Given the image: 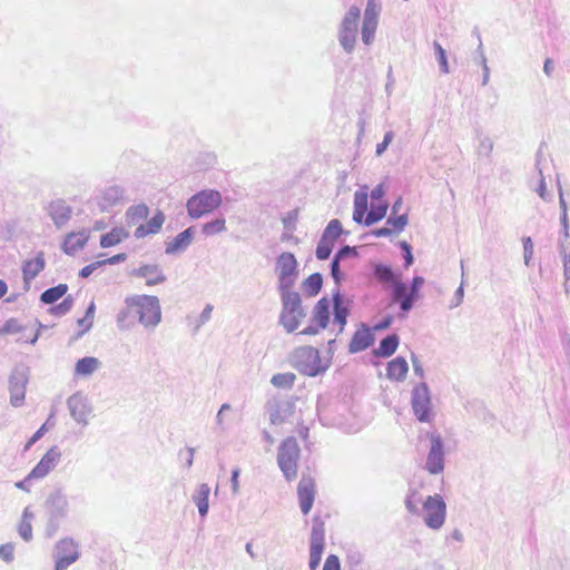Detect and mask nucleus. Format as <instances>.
I'll return each instance as SVG.
<instances>
[{
  "mask_svg": "<svg viewBox=\"0 0 570 570\" xmlns=\"http://www.w3.org/2000/svg\"><path fill=\"white\" fill-rule=\"evenodd\" d=\"M325 529L324 523L314 520L311 532V547H309V568L315 570L318 568L325 546Z\"/></svg>",
  "mask_w": 570,
  "mask_h": 570,
  "instance_id": "nucleus-11",
  "label": "nucleus"
},
{
  "mask_svg": "<svg viewBox=\"0 0 570 570\" xmlns=\"http://www.w3.org/2000/svg\"><path fill=\"white\" fill-rule=\"evenodd\" d=\"M323 570H341L340 560L335 554L326 558Z\"/></svg>",
  "mask_w": 570,
  "mask_h": 570,
  "instance_id": "nucleus-51",
  "label": "nucleus"
},
{
  "mask_svg": "<svg viewBox=\"0 0 570 570\" xmlns=\"http://www.w3.org/2000/svg\"><path fill=\"white\" fill-rule=\"evenodd\" d=\"M100 365L98 358L88 356L80 358L75 366V374L77 376H88L91 375Z\"/></svg>",
  "mask_w": 570,
  "mask_h": 570,
  "instance_id": "nucleus-27",
  "label": "nucleus"
},
{
  "mask_svg": "<svg viewBox=\"0 0 570 570\" xmlns=\"http://www.w3.org/2000/svg\"><path fill=\"white\" fill-rule=\"evenodd\" d=\"M238 476H239V470L238 469H235L232 473V487H233V491L234 492H237L238 491V488H239V484H238Z\"/></svg>",
  "mask_w": 570,
  "mask_h": 570,
  "instance_id": "nucleus-62",
  "label": "nucleus"
},
{
  "mask_svg": "<svg viewBox=\"0 0 570 570\" xmlns=\"http://www.w3.org/2000/svg\"><path fill=\"white\" fill-rule=\"evenodd\" d=\"M294 363L299 372L308 376H315L326 368L318 351L312 346L297 348L294 352Z\"/></svg>",
  "mask_w": 570,
  "mask_h": 570,
  "instance_id": "nucleus-5",
  "label": "nucleus"
},
{
  "mask_svg": "<svg viewBox=\"0 0 570 570\" xmlns=\"http://www.w3.org/2000/svg\"><path fill=\"white\" fill-rule=\"evenodd\" d=\"M375 276L383 283H392L394 285L396 282L393 271L386 265H377L375 267Z\"/></svg>",
  "mask_w": 570,
  "mask_h": 570,
  "instance_id": "nucleus-46",
  "label": "nucleus"
},
{
  "mask_svg": "<svg viewBox=\"0 0 570 570\" xmlns=\"http://www.w3.org/2000/svg\"><path fill=\"white\" fill-rule=\"evenodd\" d=\"M315 480L309 475H303L297 487V495L304 514L309 513L315 500Z\"/></svg>",
  "mask_w": 570,
  "mask_h": 570,
  "instance_id": "nucleus-13",
  "label": "nucleus"
},
{
  "mask_svg": "<svg viewBox=\"0 0 570 570\" xmlns=\"http://www.w3.org/2000/svg\"><path fill=\"white\" fill-rule=\"evenodd\" d=\"M24 331V326L17 318H9L0 327V336L18 335Z\"/></svg>",
  "mask_w": 570,
  "mask_h": 570,
  "instance_id": "nucleus-39",
  "label": "nucleus"
},
{
  "mask_svg": "<svg viewBox=\"0 0 570 570\" xmlns=\"http://www.w3.org/2000/svg\"><path fill=\"white\" fill-rule=\"evenodd\" d=\"M10 391V402L13 406H20L23 403L26 396V386L19 380L10 381L9 385Z\"/></svg>",
  "mask_w": 570,
  "mask_h": 570,
  "instance_id": "nucleus-30",
  "label": "nucleus"
},
{
  "mask_svg": "<svg viewBox=\"0 0 570 570\" xmlns=\"http://www.w3.org/2000/svg\"><path fill=\"white\" fill-rule=\"evenodd\" d=\"M435 50L438 52L439 61L442 66L443 71L448 72L449 69L444 49L441 47V45L435 43Z\"/></svg>",
  "mask_w": 570,
  "mask_h": 570,
  "instance_id": "nucleus-55",
  "label": "nucleus"
},
{
  "mask_svg": "<svg viewBox=\"0 0 570 570\" xmlns=\"http://www.w3.org/2000/svg\"><path fill=\"white\" fill-rule=\"evenodd\" d=\"M164 222L165 215L161 212H158L146 224H141L137 227L135 236L137 238H142L147 235L156 234L161 229Z\"/></svg>",
  "mask_w": 570,
  "mask_h": 570,
  "instance_id": "nucleus-21",
  "label": "nucleus"
},
{
  "mask_svg": "<svg viewBox=\"0 0 570 570\" xmlns=\"http://www.w3.org/2000/svg\"><path fill=\"white\" fill-rule=\"evenodd\" d=\"M14 547L11 543H6L0 546V558L7 562H10L13 559Z\"/></svg>",
  "mask_w": 570,
  "mask_h": 570,
  "instance_id": "nucleus-49",
  "label": "nucleus"
},
{
  "mask_svg": "<svg viewBox=\"0 0 570 570\" xmlns=\"http://www.w3.org/2000/svg\"><path fill=\"white\" fill-rule=\"evenodd\" d=\"M301 449L295 438L285 439L277 454V463L287 481H294L297 478L298 461Z\"/></svg>",
  "mask_w": 570,
  "mask_h": 570,
  "instance_id": "nucleus-4",
  "label": "nucleus"
},
{
  "mask_svg": "<svg viewBox=\"0 0 570 570\" xmlns=\"http://www.w3.org/2000/svg\"><path fill=\"white\" fill-rule=\"evenodd\" d=\"M95 306L91 304L87 309L83 318L79 320V325L82 327V332L88 331L92 325Z\"/></svg>",
  "mask_w": 570,
  "mask_h": 570,
  "instance_id": "nucleus-48",
  "label": "nucleus"
},
{
  "mask_svg": "<svg viewBox=\"0 0 570 570\" xmlns=\"http://www.w3.org/2000/svg\"><path fill=\"white\" fill-rule=\"evenodd\" d=\"M323 279L321 274L314 273L309 275L303 283V289L307 296H315L322 288Z\"/></svg>",
  "mask_w": 570,
  "mask_h": 570,
  "instance_id": "nucleus-36",
  "label": "nucleus"
},
{
  "mask_svg": "<svg viewBox=\"0 0 570 570\" xmlns=\"http://www.w3.org/2000/svg\"><path fill=\"white\" fill-rule=\"evenodd\" d=\"M424 284V278L421 277V276H415L413 279H412V285H411V288L410 291L419 297V291L421 288V286Z\"/></svg>",
  "mask_w": 570,
  "mask_h": 570,
  "instance_id": "nucleus-57",
  "label": "nucleus"
},
{
  "mask_svg": "<svg viewBox=\"0 0 570 570\" xmlns=\"http://www.w3.org/2000/svg\"><path fill=\"white\" fill-rule=\"evenodd\" d=\"M222 202V195L218 190L203 189L187 200V213L193 219H198L219 208Z\"/></svg>",
  "mask_w": 570,
  "mask_h": 570,
  "instance_id": "nucleus-2",
  "label": "nucleus"
},
{
  "mask_svg": "<svg viewBox=\"0 0 570 570\" xmlns=\"http://www.w3.org/2000/svg\"><path fill=\"white\" fill-rule=\"evenodd\" d=\"M59 458L60 453L56 449H50L31 470L27 479H41L46 476L56 466Z\"/></svg>",
  "mask_w": 570,
  "mask_h": 570,
  "instance_id": "nucleus-15",
  "label": "nucleus"
},
{
  "mask_svg": "<svg viewBox=\"0 0 570 570\" xmlns=\"http://www.w3.org/2000/svg\"><path fill=\"white\" fill-rule=\"evenodd\" d=\"M389 205L385 200L373 204L371 210L367 213L364 224L371 226L374 223L382 220L387 213Z\"/></svg>",
  "mask_w": 570,
  "mask_h": 570,
  "instance_id": "nucleus-28",
  "label": "nucleus"
},
{
  "mask_svg": "<svg viewBox=\"0 0 570 570\" xmlns=\"http://www.w3.org/2000/svg\"><path fill=\"white\" fill-rule=\"evenodd\" d=\"M193 235H194V228L193 227H188L187 229H185L184 232L179 233L174 242H173V247L175 249H180V248H185L186 246H188L193 239Z\"/></svg>",
  "mask_w": 570,
  "mask_h": 570,
  "instance_id": "nucleus-42",
  "label": "nucleus"
},
{
  "mask_svg": "<svg viewBox=\"0 0 570 570\" xmlns=\"http://www.w3.org/2000/svg\"><path fill=\"white\" fill-rule=\"evenodd\" d=\"M523 247H524V258H525V262L528 263L533 253V244H532L530 237H528L523 240Z\"/></svg>",
  "mask_w": 570,
  "mask_h": 570,
  "instance_id": "nucleus-59",
  "label": "nucleus"
},
{
  "mask_svg": "<svg viewBox=\"0 0 570 570\" xmlns=\"http://www.w3.org/2000/svg\"><path fill=\"white\" fill-rule=\"evenodd\" d=\"M120 255H115L110 257L109 259L102 261V262H95L92 264H89L85 266L80 272L79 275L83 278L90 276L99 266H101L105 263L115 264L119 262Z\"/></svg>",
  "mask_w": 570,
  "mask_h": 570,
  "instance_id": "nucleus-44",
  "label": "nucleus"
},
{
  "mask_svg": "<svg viewBox=\"0 0 570 570\" xmlns=\"http://www.w3.org/2000/svg\"><path fill=\"white\" fill-rule=\"evenodd\" d=\"M384 186L382 184L377 185L372 191H371V198L373 200H383V196H384Z\"/></svg>",
  "mask_w": 570,
  "mask_h": 570,
  "instance_id": "nucleus-60",
  "label": "nucleus"
},
{
  "mask_svg": "<svg viewBox=\"0 0 570 570\" xmlns=\"http://www.w3.org/2000/svg\"><path fill=\"white\" fill-rule=\"evenodd\" d=\"M226 219L224 217H216L202 226V233L206 237H212L226 232Z\"/></svg>",
  "mask_w": 570,
  "mask_h": 570,
  "instance_id": "nucleus-29",
  "label": "nucleus"
},
{
  "mask_svg": "<svg viewBox=\"0 0 570 570\" xmlns=\"http://www.w3.org/2000/svg\"><path fill=\"white\" fill-rule=\"evenodd\" d=\"M350 252V247L346 246L344 248H342L340 250V253L337 254V256L335 257V259L333 261L332 263V275L335 279H338V259L346 253Z\"/></svg>",
  "mask_w": 570,
  "mask_h": 570,
  "instance_id": "nucleus-53",
  "label": "nucleus"
},
{
  "mask_svg": "<svg viewBox=\"0 0 570 570\" xmlns=\"http://www.w3.org/2000/svg\"><path fill=\"white\" fill-rule=\"evenodd\" d=\"M89 235L86 232L69 233L65 238L62 248L65 253L73 254L85 247Z\"/></svg>",
  "mask_w": 570,
  "mask_h": 570,
  "instance_id": "nucleus-22",
  "label": "nucleus"
},
{
  "mask_svg": "<svg viewBox=\"0 0 570 570\" xmlns=\"http://www.w3.org/2000/svg\"><path fill=\"white\" fill-rule=\"evenodd\" d=\"M401 247L404 250L405 266L409 267L413 263L411 246L406 242H402Z\"/></svg>",
  "mask_w": 570,
  "mask_h": 570,
  "instance_id": "nucleus-56",
  "label": "nucleus"
},
{
  "mask_svg": "<svg viewBox=\"0 0 570 570\" xmlns=\"http://www.w3.org/2000/svg\"><path fill=\"white\" fill-rule=\"evenodd\" d=\"M361 10L352 6L344 16L340 28V42L345 50L352 51L357 37Z\"/></svg>",
  "mask_w": 570,
  "mask_h": 570,
  "instance_id": "nucleus-7",
  "label": "nucleus"
},
{
  "mask_svg": "<svg viewBox=\"0 0 570 570\" xmlns=\"http://www.w3.org/2000/svg\"><path fill=\"white\" fill-rule=\"evenodd\" d=\"M79 558L78 547L71 539H62L57 544L56 570H66Z\"/></svg>",
  "mask_w": 570,
  "mask_h": 570,
  "instance_id": "nucleus-12",
  "label": "nucleus"
},
{
  "mask_svg": "<svg viewBox=\"0 0 570 570\" xmlns=\"http://www.w3.org/2000/svg\"><path fill=\"white\" fill-rule=\"evenodd\" d=\"M212 312H213V306H212V305H207V306L204 308V311H203V313H202V316H200V317H202V322H203V323H204V322H206V321H208V320L210 318Z\"/></svg>",
  "mask_w": 570,
  "mask_h": 570,
  "instance_id": "nucleus-63",
  "label": "nucleus"
},
{
  "mask_svg": "<svg viewBox=\"0 0 570 570\" xmlns=\"http://www.w3.org/2000/svg\"><path fill=\"white\" fill-rule=\"evenodd\" d=\"M129 314L138 316L139 322L146 326H156L161 321V309L156 296L135 295L126 299V311L118 317L121 328L127 326L126 318Z\"/></svg>",
  "mask_w": 570,
  "mask_h": 570,
  "instance_id": "nucleus-1",
  "label": "nucleus"
},
{
  "mask_svg": "<svg viewBox=\"0 0 570 570\" xmlns=\"http://www.w3.org/2000/svg\"><path fill=\"white\" fill-rule=\"evenodd\" d=\"M343 233L342 225L338 219H332L325 228L323 236L324 238L335 243Z\"/></svg>",
  "mask_w": 570,
  "mask_h": 570,
  "instance_id": "nucleus-40",
  "label": "nucleus"
},
{
  "mask_svg": "<svg viewBox=\"0 0 570 570\" xmlns=\"http://www.w3.org/2000/svg\"><path fill=\"white\" fill-rule=\"evenodd\" d=\"M419 499V493L416 490L412 491L411 494L405 500V507L411 513L417 512L416 501Z\"/></svg>",
  "mask_w": 570,
  "mask_h": 570,
  "instance_id": "nucleus-50",
  "label": "nucleus"
},
{
  "mask_svg": "<svg viewBox=\"0 0 570 570\" xmlns=\"http://www.w3.org/2000/svg\"><path fill=\"white\" fill-rule=\"evenodd\" d=\"M380 12V0H367L362 24V40L367 46L371 45L374 40V36L379 26Z\"/></svg>",
  "mask_w": 570,
  "mask_h": 570,
  "instance_id": "nucleus-10",
  "label": "nucleus"
},
{
  "mask_svg": "<svg viewBox=\"0 0 570 570\" xmlns=\"http://www.w3.org/2000/svg\"><path fill=\"white\" fill-rule=\"evenodd\" d=\"M428 399L419 395V391H416L415 396L413 399V410L417 419L422 422L430 420V410L428 406Z\"/></svg>",
  "mask_w": 570,
  "mask_h": 570,
  "instance_id": "nucleus-35",
  "label": "nucleus"
},
{
  "mask_svg": "<svg viewBox=\"0 0 570 570\" xmlns=\"http://www.w3.org/2000/svg\"><path fill=\"white\" fill-rule=\"evenodd\" d=\"M49 215L53 223L61 227L70 219L71 208L63 200H53L49 204Z\"/></svg>",
  "mask_w": 570,
  "mask_h": 570,
  "instance_id": "nucleus-18",
  "label": "nucleus"
},
{
  "mask_svg": "<svg viewBox=\"0 0 570 570\" xmlns=\"http://www.w3.org/2000/svg\"><path fill=\"white\" fill-rule=\"evenodd\" d=\"M373 343V335L367 327H362L357 330L351 342H350V352L357 353L366 350Z\"/></svg>",
  "mask_w": 570,
  "mask_h": 570,
  "instance_id": "nucleus-19",
  "label": "nucleus"
},
{
  "mask_svg": "<svg viewBox=\"0 0 570 570\" xmlns=\"http://www.w3.org/2000/svg\"><path fill=\"white\" fill-rule=\"evenodd\" d=\"M72 303V298L67 297L59 305L51 307L50 312L57 316L63 315L71 309Z\"/></svg>",
  "mask_w": 570,
  "mask_h": 570,
  "instance_id": "nucleus-47",
  "label": "nucleus"
},
{
  "mask_svg": "<svg viewBox=\"0 0 570 570\" xmlns=\"http://www.w3.org/2000/svg\"><path fill=\"white\" fill-rule=\"evenodd\" d=\"M391 234H393V233L387 227V225L385 227L377 228V229L373 230V235L375 237H385V236H390Z\"/></svg>",
  "mask_w": 570,
  "mask_h": 570,
  "instance_id": "nucleus-61",
  "label": "nucleus"
},
{
  "mask_svg": "<svg viewBox=\"0 0 570 570\" xmlns=\"http://www.w3.org/2000/svg\"><path fill=\"white\" fill-rule=\"evenodd\" d=\"M409 372V365L404 357L397 356L390 361L386 366V376L393 381H403Z\"/></svg>",
  "mask_w": 570,
  "mask_h": 570,
  "instance_id": "nucleus-20",
  "label": "nucleus"
},
{
  "mask_svg": "<svg viewBox=\"0 0 570 570\" xmlns=\"http://www.w3.org/2000/svg\"><path fill=\"white\" fill-rule=\"evenodd\" d=\"M295 379L296 376L293 373H278L272 377L271 382L276 387L287 389L292 387V385L295 382Z\"/></svg>",
  "mask_w": 570,
  "mask_h": 570,
  "instance_id": "nucleus-41",
  "label": "nucleus"
},
{
  "mask_svg": "<svg viewBox=\"0 0 570 570\" xmlns=\"http://www.w3.org/2000/svg\"><path fill=\"white\" fill-rule=\"evenodd\" d=\"M399 345V337L397 335H389L387 337L383 338L375 351V354L382 357L391 356L397 348Z\"/></svg>",
  "mask_w": 570,
  "mask_h": 570,
  "instance_id": "nucleus-31",
  "label": "nucleus"
},
{
  "mask_svg": "<svg viewBox=\"0 0 570 570\" xmlns=\"http://www.w3.org/2000/svg\"><path fill=\"white\" fill-rule=\"evenodd\" d=\"M334 244L335 243L322 237L316 248V257L321 261L328 258L334 247Z\"/></svg>",
  "mask_w": 570,
  "mask_h": 570,
  "instance_id": "nucleus-45",
  "label": "nucleus"
},
{
  "mask_svg": "<svg viewBox=\"0 0 570 570\" xmlns=\"http://www.w3.org/2000/svg\"><path fill=\"white\" fill-rule=\"evenodd\" d=\"M417 298L419 297L415 296L404 283H394L393 301L400 304L404 314L412 308L414 301Z\"/></svg>",
  "mask_w": 570,
  "mask_h": 570,
  "instance_id": "nucleus-16",
  "label": "nucleus"
},
{
  "mask_svg": "<svg viewBox=\"0 0 570 570\" xmlns=\"http://www.w3.org/2000/svg\"><path fill=\"white\" fill-rule=\"evenodd\" d=\"M149 209L145 204L131 206L126 214L127 222L130 225H136L138 222L146 219Z\"/></svg>",
  "mask_w": 570,
  "mask_h": 570,
  "instance_id": "nucleus-37",
  "label": "nucleus"
},
{
  "mask_svg": "<svg viewBox=\"0 0 570 570\" xmlns=\"http://www.w3.org/2000/svg\"><path fill=\"white\" fill-rule=\"evenodd\" d=\"M424 521L431 529H440L445 522L446 504L440 494L429 495L423 503Z\"/></svg>",
  "mask_w": 570,
  "mask_h": 570,
  "instance_id": "nucleus-8",
  "label": "nucleus"
},
{
  "mask_svg": "<svg viewBox=\"0 0 570 570\" xmlns=\"http://www.w3.org/2000/svg\"><path fill=\"white\" fill-rule=\"evenodd\" d=\"M276 272L278 275L281 293L289 291L295 284L298 275L297 261L295 256L292 253H282L276 262Z\"/></svg>",
  "mask_w": 570,
  "mask_h": 570,
  "instance_id": "nucleus-6",
  "label": "nucleus"
},
{
  "mask_svg": "<svg viewBox=\"0 0 570 570\" xmlns=\"http://www.w3.org/2000/svg\"><path fill=\"white\" fill-rule=\"evenodd\" d=\"M31 518L32 513L29 512L28 509L23 511L21 521L18 525V532L21 535V538L26 541H29L32 538V527H31Z\"/></svg>",
  "mask_w": 570,
  "mask_h": 570,
  "instance_id": "nucleus-38",
  "label": "nucleus"
},
{
  "mask_svg": "<svg viewBox=\"0 0 570 570\" xmlns=\"http://www.w3.org/2000/svg\"><path fill=\"white\" fill-rule=\"evenodd\" d=\"M392 140H393V132L387 131L384 136L383 141L377 144V146H376V155L381 156L386 150V148L389 147V145L391 144Z\"/></svg>",
  "mask_w": 570,
  "mask_h": 570,
  "instance_id": "nucleus-52",
  "label": "nucleus"
},
{
  "mask_svg": "<svg viewBox=\"0 0 570 570\" xmlns=\"http://www.w3.org/2000/svg\"><path fill=\"white\" fill-rule=\"evenodd\" d=\"M330 299L322 297L313 308L311 324L301 334L315 335L325 330L330 323Z\"/></svg>",
  "mask_w": 570,
  "mask_h": 570,
  "instance_id": "nucleus-9",
  "label": "nucleus"
},
{
  "mask_svg": "<svg viewBox=\"0 0 570 570\" xmlns=\"http://www.w3.org/2000/svg\"><path fill=\"white\" fill-rule=\"evenodd\" d=\"M210 493V488L203 483L199 485L197 490V494L194 498L195 503L197 504L198 511L200 515H206L208 512V498Z\"/></svg>",
  "mask_w": 570,
  "mask_h": 570,
  "instance_id": "nucleus-33",
  "label": "nucleus"
},
{
  "mask_svg": "<svg viewBox=\"0 0 570 570\" xmlns=\"http://www.w3.org/2000/svg\"><path fill=\"white\" fill-rule=\"evenodd\" d=\"M294 413V405L289 402L279 403L273 406L269 419L272 424H281L285 422Z\"/></svg>",
  "mask_w": 570,
  "mask_h": 570,
  "instance_id": "nucleus-26",
  "label": "nucleus"
},
{
  "mask_svg": "<svg viewBox=\"0 0 570 570\" xmlns=\"http://www.w3.org/2000/svg\"><path fill=\"white\" fill-rule=\"evenodd\" d=\"M68 291V286L66 284H59L57 286H53L51 288L46 289L41 296L40 299L45 304H53L58 299H60Z\"/></svg>",
  "mask_w": 570,
  "mask_h": 570,
  "instance_id": "nucleus-34",
  "label": "nucleus"
},
{
  "mask_svg": "<svg viewBox=\"0 0 570 570\" xmlns=\"http://www.w3.org/2000/svg\"><path fill=\"white\" fill-rule=\"evenodd\" d=\"M109 193L111 194L110 199H109V198H107V196H104V197H102L104 203L101 204V206H102L104 208H107L108 206H111V205H112V204H115V203H116V200L119 198V191H118V189L112 188V189H110V190H109Z\"/></svg>",
  "mask_w": 570,
  "mask_h": 570,
  "instance_id": "nucleus-54",
  "label": "nucleus"
},
{
  "mask_svg": "<svg viewBox=\"0 0 570 570\" xmlns=\"http://www.w3.org/2000/svg\"><path fill=\"white\" fill-rule=\"evenodd\" d=\"M368 207V193L367 186H363L361 189L356 190L354 194V209H353V220L355 223H364L365 217L367 215Z\"/></svg>",
  "mask_w": 570,
  "mask_h": 570,
  "instance_id": "nucleus-17",
  "label": "nucleus"
},
{
  "mask_svg": "<svg viewBox=\"0 0 570 570\" xmlns=\"http://www.w3.org/2000/svg\"><path fill=\"white\" fill-rule=\"evenodd\" d=\"M334 301V325H337L338 332H343L346 320L350 314L348 307L344 304L342 296L337 293L333 297Z\"/></svg>",
  "mask_w": 570,
  "mask_h": 570,
  "instance_id": "nucleus-24",
  "label": "nucleus"
},
{
  "mask_svg": "<svg viewBox=\"0 0 570 570\" xmlns=\"http://www.w3.org/2000/svg\"><path fill=\"white\" fill-rule=\"evenodd\" d=\"M136 275L144 278L147 286H155L165 281L163 272L157 266H142L136 271Z\"/></svg>",
  "mask_w": 570,
  "mask_h": 570,
  "instance_id": "nucleus-25",
  "label": "nucleus"
},
{
  "mask_svg": "<svg viewBox=\"0 0 570 570\" xmlns=\"http://www.w3.org/2000/svg\"><path fill=\"white\" fill-rule=\"evenodd\" d=\"M387 227L392 233H400L407 225V214L399 215L397 217H390L386 220Z\"/></svg>",
  "mask_w": 570,
  "mask_h": 570,
  "instance_id": "nucleus-43",
  "label": "nucleus"
},
{
  "mask_svg": "<svg viewBox=\"0 0 570 570\" xmlns=\"http://www.w3.org/2000/svg\"><path fill=\"white\" fill-rule=\"evenodd\" d=\"M431 442V449L426 459V470L431 474H438L444 468L443 444L439 435H432Z\"/></svg>",
  "mask_w": 570,
  "mask_h": 570,
  "instance_id": "nucleus-14",
  "label": "nucleus"
},
{
  "mask_svg": "<svg viewBox=\"0 0 570 570\" xmlns=\"http://www.w3.org/2000/svg\"><path fill=\"white\" fill-rule=\"evenodd\" d=\"M47 431V428H46V424H43L30 439L29 441L27 442L26 444V449H29L33 443H36L40 438H42V435L45 434V432Z\"/></svg>",
  "mask_w": 570,
  "mask_h": 570,
  "instance_id": "nucleus-58",
  "label": "nucleus"
},
{
  "mask_svg": "<svg viewBox=\"0 0 570 570\" xmlns=\"http://www.w3.org/2000/svg\"><path fill=\"white\" fill-rule=\"evenodd\" d=\"M127 234L122 228H112L109 233L105 234L100 238V246L104 248L112 247L118 245Z\"/></svg>",
  "mask_w": 570,
  "mask_h": 570,
  "instance_id": "nucleus-32",
  "label": "nucleus"
},
{
  "mask_svg": "<svg viewBox=\"0 0 570 570\" xmlns=\"http://www.w3.org/2000/svg\"><path fill=\"white\" fill-rule=\"evenodd\" d=\"M283 309L281 313V323L287 332H294L301 325L305 317L302 307L301 296L296 292L285 291L281 293Z\"/></svg>",
  "mask_w": 570,
  "mask_h": 570,
  "instance_id": "nucleus-3",
  "label": "nucleus"
},
{
  "mask_svg": "<svg viewBox=\"0 0 570 570\" xmlns=\"http://www.w3.org/2000/svg\"><path fill=\"white\" fill-rule=\"evenodd\" d=\"M43 254H38L35 258L28 259L22 266L23 281L29 283L45 268Z\"/></svg>",
  "mask_w": 570,
  "mask_h": 570,
  "instance_id": "nucleus-23",
  "label": "nucleus"
},
{
  "mask_svg": "<svg viewBox=\"0 0 570 570\" xmlns=\"http://www.w3.org/2000/svg\"><path fill=\"white\" fill-rule=\"evenodd\" d=\"M538 194L542 199H546V183L543 179L539 181Z\"/></svg>",
  "mask_w": 570,
  "mask_h": 570,
  "instance_id": "nucleus-64",
  "label": "nucleus"
}]
</instances>
